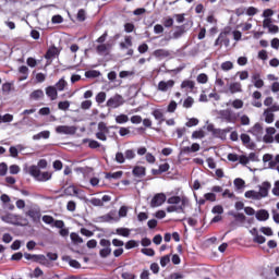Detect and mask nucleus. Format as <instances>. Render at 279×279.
I'll list each match as a JSON object with an SVG mask.
<instances>
[{
    "mask_svg": "<svg viewBox=\"0 0 279 279\" xmlns=\"http://www.w3.org/2000/svg\"><path fill=\"white\" fill-rule=\"evenodd\" d=\"M240 140L243 143L244 146L253 149L255 147V143L252 142L251 135L247 134H241Z\"/></svg>",
    "mask_w": 279,
    "mask_h": 279,
    "instance_id": "f3484780",
    "label": "nucleus"
},
{
    "mask_svg": "<svg viewBox=\"0 0 279 279\" xmlns=\"http://www.w3.org/2000/svg\"><path fill=\"white\" fill-rule=\"evenodd\" d=\"M156 58H167L170 56V52L166 49H157L154 51Z\"/></svg>",
    "mask_w": 279,
    "mask_h": 279,
    "instance_id": "2f4dec72",
    "label": "nucleus"
},
{
    "mask_svg": "<svg viewBox=\"0 0 279 279\" xmlns=\"http://www.w3.org/2000/svg\"><path fill=\"white\" fill-rule=\"evenodd\" d=\"M151 114L155 117V119L158 121V125H161L166 119L165 114L161 109H155Z\"/></svg>",
    "mask_w": 279,
    "mask_h": 279,
    "instance_id": "6ab92c4d",
    "label": "nucleus"
},
{
    "mask_svg": "<svg viewBox=\"0 0 279 279\" xmlns=\"http://www.w3.org/2000/svg\"><path fill=\"white\" fill-rule=\"evenodd\" d=\"M102 247L99 252L101 258H107L111 254V242L107 239H101L99 242Z\"/></svg>",
    "mask_w": 279,
    "mask_h": 279,
    "instance_id": "20e7f679",
    "label": "nucleus"
},
{
    "mask_svg": "<svg viewBox=\"0 0 279 279\" xmlns=\"http://www.w3.org/2000/svg\"><path fill=\"white\" fill-rule=\"evenodd\" d=\"M106 97H107V95H106L105 92H99V93L97 94V96H96V101H97V104H98V105L104 104V102L106 101Z\"/></svg>",
    "mask_w": 279,
    "mask_h": 279,
    "instance_id": "8fccbe9b",
    "label": "nucleus"
},
{
    "mask_svg": "<svg viewBox=\"0 0 279 279\" xmlns=\"http://www.w3.org/2000/svg\"><path fill=\"white\" fill-rule=\"evenodd\" d=\"M123 177V171H117V172H109L106 174V179H120Z\"/></svg>",
    "mask_w": 279,
    "mask_h": 279,
    "instance_id": "de8ad7c7",
    "label": "nucleus"
},
{
    "mask_svg": "<svg viewBox=\"0 0 279 279\" xmlns=\"http://www.w3.org/2000/svg\"><path fill=\"white\" fill-rule=\"evenodd\" d=\"M170 263V256L166 255L160 259L161 267H166Z\"/></svg>",
    "mask_w": 279,
    "mask_h": 279,
    "instance_id": "774afa93",
    "label": "nucleus"
},
{
    "mask_svg": "<svg viewBox=\"0 0 279 279\" xmlns=\"http://www.w3.org/2000/svg\"><path fill=\"white\" fill-rule=\"evenodd\" d=\"M90 204L95 207H102L104 206V203H102L101 198H92Z\"/></svg>",
    "mask_w": 279,
    "mask_h": 279,
    "instance_id": "0e129e2a",
    "label": "nucleus"
},
{
    "mask_svg": "<svg viewBox=\"0 0 279 279\" xmlns=\"http://www.w3.org/2000/svg\"><path fill=\"white\" fill-rule=\"evenodd\" d=\"M204 199L207 202L214 203L217 201V196L214 193H207V194H204Z\"/></svg>",
    "mask_w": 279,
    "mask_h": 279,
    "instance_id": "13d9d810",
    "label": "nucleus"
},
{
    "mask_svg": "<svg viewBox=\"0 0 279 279\" xmlns=\"http://www.w3.org/2000/svg\"><path fill=\"white\" fill-rule=\"evenodd\" d=\"M43 222L48 225V226L53 225V227H56L57 220L51 215H44L43 216Z\"/></svg>",
    "mask_w": 279,
    "mask_h": 279,
    "instance_id": "7c9ffc66",
    "label": "nucleus"
},
{
    "mask_svg": "<svg viewBox=\"0 0 279 279\" xmlns=\"http://www.w3.org/2000/svg\"><path fill=\"white\" fill-rule=\"evenodd\" d=\"M110 128L107 126L105 122H99L98 132L96 133V138L102 142L107 141V134H109Z\"/></svg>",
    "mask_w": 279,
    "mask_h": 279,
    "instance_id": "39448f33",
    "label": "nucleus"
},
{
    "mask_svg": "<svg viewBox=\"0 0 279 279\" xmlns=\"http://www.w3.org/2000/svg\"><path fill=\"white\" fill-rule=\"evenodd\" d=\"M165 202H166V195L161 193V194L155 195V197L151 199L150 205L153 208H156L161 206Z\"/></svg>",
    "mask_w": 279,
    "mask_h": 279,
    "instance_id": "4468645a",
    "label": "nucleus"
},
{
    "mask_svg": "<svg viewBox=\"0 0 279 279\" xmlns=\"http://www.w3.org/2000/svg\"><path fill=\"white\" fill-rule=\"evenodd\" d=\"M272 155L270 154H264L263 155V162H270V168L276 167V161L272 160Z\"/></svg>",
    "mask_w": 279,
    "mask_h": 279,
    "instance_id": "ea45409f",
    "label": "nucleus"
},
{
    "mask_svg": "<svg viewBox=\"0 0 279 279\" xmlns=\"http://www.w3.org/2000/svg\"><path fill=\"white\" fill-rule=\"evenodd\" d=\"M0 218L7 225L20 226V227L28 225L27 219L21 215H14V214L8 213L5 215H2Z\"/></svg>",
    "mask_w": 279,
    "mask_h": 279,
    "instance_id": "f257e3e1",
    "label": "nucleus"
},
{
    "mask_svg": "<svg viewBox=\"0 0 279 279\" xmlns=\"http://www.w3.org/2000/svg\"><path fill=\"white\" fill-rule=\"evenodd\" d=\"M107 37H108V31H105V33L96 39V44L106 45L105 43L107 40Z\"/></svg>",
    "mask_w": 279,
    "mask_h": 279,
    "instance_id": "864d4df0",
    "label": "nucleus"
},
{
    "mask_svg": "<svg viewBox=\"0 0 279 279\" xmlns=\"http://www.w3.org/2000/svg\"><path fill=\"white\" fill-rule=\"evenodd\" d=\"M253 241L258 244H263L266 242V238L263 235H259L258 233L255 234Z\"/></svg>",
    "mask_w": 279,
    "mask_h": 279,
    "instance_id": "e2e57ef3",
    "label": "nucleus"
},
{
    "mask_svg": "<svg viewBox=\"0 0 279 279\" xmlns=\"http://www.w3.org/2000/svg\"><path fill=\"white\" fill-rule=\"evenodd\" d=\"M185 33V27L182 25V26H177V31L173 33V37L175 39L182 37Z\"/></svg>",
    "mask_w": 279,
    "mask_h": 279,
    "instance_id": "a19ab883",
    "label": "nucleus"
},
{
    "mask_svg": "<svg viewBox=\"0 0 279 279\" xmlns=\"http://www.w3.org/2000/svg\"><path fill=\"white\" fill-rule=\"evenodd\" d=\"M116 234L128 238L131 234V230L129 228H118L116 229Z\"/></svg>",
    "mask_w": 279,
    "mask_h": 279,
    "instance_id": "e433bc0d",
    "label": "nucleus"
},
{
    "mask_svg": "<svg viewBox=\"0 0 279 279\" xmlns=\"http://www.w3.org/2000/svg\"><path fill=\"white\" fill-rule=\"evenodd\" d=\"M124 105V98L120 94H116L113 97L109 98L107 101L108 108H120Z\"/></svg>",
    "mask_w": 279,
    "mask_h": 279,
    "instance_id": "423d86ee",
    "label": "nucleus"
},
{
    "mask_svg": "<svg viewBox=\"0 0 279 279\" xmlns=\"http://www.w3.org/2000/svg\"><path fill=\"white\" fill-rule=\"evenodd\" d=\"M167 203L169 205H179L180 204L181 206H186L187 207L190 205V198H187L185 196H182V197L172 196V197L168 198Z\"/></svg>",
    "mask_w": 279,
    "mask_h": 279,
    "instance_id": "0eeeda50",
    "label": "nucleus"
},
{
    "mask_svg": "<svg viewBox=\"0 0 279 279\" xmlns=\"http://www.w3.org/2000/svg\"><path fill=\"white\" fill-rule=\"evenodd\" d=\"M256 220L258 221H267L269 219V213L266 209H259L256 213Z\"/></svg>",
    "mask_w": 279,
    "mask_h": 279,
    "instance_id": "412c9836",
    "label": "nucleus"
},
{
    "mask_svg": "<svg viewBox=\"0 0 279 279\" xmlns=\"http://www.w3.org/2000/svg\"><path fill=\"white\" fill-rule=\"evenodd\" d=\"M28 173L38 180V178L40 175V170L37 166H31L28 169Z\"/></svg>",
    "mask_w": 279,
    "mask_h": 279,
    "instance_id": "58836bf2",
    "label": "nucleus"
},
{
    "mask_svg": "<svg viewBox=\"0 0 279 279\" xmlns=\"http://www.w3.org/2000/svg\"><path fill=\"white\" fill-rule=\"evenodd\" d=\"M244 196L250 199H255V201L260 199V196H259L258 192H256V191H247V192H245Z\"/></svg>",
    "mask_w": 279,
    "mask_h": 279,
    "instance_id": "72a5a7b5",
    "label": "nucleus"
},
{
    "mask_svg": "<svg viewBox=\"0 0 279 279\" xmlns=\"http://www.w3.org/2000/svg\"><path fill=\"white\" fill-rule=\"evenodd\" d=\"M26 216L29 217L33 222H39L41 217L40 208H31L26 211Z\"/></svg>",
    "mask_w": 279,
    "mask_h": 279,
    "instance_id": "1a4fd4ad",
    "label": "nucleus"
},
{
    "mask_svg": "<svg viewBox=\"0 0 279 279\" xmlns=\"http://www.w3.org/2000/svg\"><path fill=\"white\" fill-rule=\"evenodd\" d=\"M70 239L75 245L82 244L84 242V240L76 232L70 233Z\"/></svg>",
    "mask_w": 279,
    "mask_h": 279,
    "instance_id": "c756f323",
    "label": "nucleus"
},
{
    "mask_svg": "<svg viewBox=\"0 0 279 279\" xmlns=\"http://www.w3.org/2000/svg\"><path fill=\"white\" fill-rule=\"evenodd\" d=\"M233 69V63L231 61H226L221 64V70L228 72Z\"/></svg>",
    "mask_w": 279,
    "mask_h": 279,
    "instance_id": "5fc2aeb1",
    "label": "nucleus"
},
{
    "mask_svg": "<svg viewBox=\"0 0 279 279\" xmlns=\"http://www.w3.org/2000/svg\"><path fill=\"white\" fill-rule=\"evenodd\" d=\"M229 89H230V93L232 95L243 92V88L241 86V82H232V83H230Z\"/></svg>",
    "mask_w": 279,
    "mask_h": 279,
    "instance_id": "aec40b11",
    "label": "nucleus"
},
{
    "mask_svg": "<svg viewBox=\"0 0 279 279\" xmlns=\"http://www.w3.org/2000/svg\"><path fill=\"white\" fill-rule=\"evenodd\" d=\"M270 189L271 184L269 182H263L262 185L259 186V192H257L259 198L262 199L267 197Z\"/></svg>",
    "mask_w": 279,
    "mask_h": 279,
    "instance_id": "9b49d317",
    "label": "nucleus"
},
{
    "mask_svg": "<svg viewBox=\"0 0 279 279\" xmlns=\"http://www.w3.org/2000/svg\"><path fill=\"white\" fill-rule=\"evenodd\" d=\"M185 208L186 206L184 205H174L171 204L167 207V213L172 214V213H177V214H185Z\"/></svg>",
    "mask_w": 279,
    "mask_h": 279,
    "instance_id": "dca6fc26",
    "label": "nucleus"
},
{
    "mask_svg": "<svg viewBox=\"0 0 279 279\" xmlns=\"http://www.w3.org/2000/svg\"><path fill=\"white\" fill-rule=\"evenodd\" d=\"M19 72H20V74H23V76H21L20 81H25V80H27L28 73H29V70H28L27 66H25V65L20 66Z\"/></svg>",
    "mask_w": 279,
    "mask_h": 279,
    "instance_id": "4c0bfd02",
    "label": "nucleus"
},
{
    "mask_svg": "<svg viewBox=\"0 0 279 279\" xmlns=\"http://www.w3.org/2000/svg\"><path fill=\"white\" fill-rule=\"evenodd\" d=\"M129 117L126 114H119L117 118H116V122L118 124H124V123H128L129 122Z\"/></svg>",
    "mask_w": 279,
    "mask_h": 279,
    "instance_id": "09e8293b",
    "label": "nucleus"
},
{
    "mask_svg": "<svg viewBox=\"0 0 279 279\" xmlns=\"http://www.w3.org/2000/svg\"><path fill=\"white\" fill-rule=\"evenodd\" d=\"M61 53V50L59 48H57L56 46H51L46 54H45V59L47 60H51L52 58L59 57Z\"/></svg>",
    "mask_w": 279,
    "mask_h": 279,
    "instance_id": "2eb2a0df",
    "label": "nucleus"
},
{
    "mask_svg": "<svg viewBox=\"0 0 279 279\" xmlns=\"http://www.w3.org/2000/svg\"><path fill=\"white\" fill-rule=\"evenodd\" d=\"M205 137V132L204 131H195L192 133V138H204Z\"/></svg>",
    "mask_w": 279,
    "mask_h": 279,
    "instance_id": "338daca9",
    "label": "nucleus"
},
{
    "mask_svg": "<svg viewBox=\"0 0 279 279\" xmlns=\"http://www.w3.org/2000/svg\"><path fill=\"white\" fill-rule=\"evenodd\" d=\"M199 149H201V145L198 143H193L191 145V147L190 146L184 147L183 151L184 153H197V151H199Z\"/></svg>",
    "mask_w": 279,
    "mask_h": 279,
    "instance_id": "cd10ccee",
    "label": "nucleus"
},
{
    "mask_svg": "<svg viewBox=\"0 0 279 279\" xmlns=\"http://www.w3.org/2000/svg\"><path fill=\"white\" fill-rule=\"evenodd\" d=\"M68 86V82L65 81V78H60L54 88L58 92H64L65 87Z\"/></svg>",
    "mask_w": 279,
    "mask_h": 279,
    "instance_id": "c85d7f7f",
    "label": "nucleus"
},
{
    "mask_svg": "<svg viewBox=\"0 0 279 279\" xmlns=\"http://www.w3.org/2000/svg\"><path fill=\"white\" fill-rule=\"evenodd\" d=\"M45 94L43 89H36L34 92L31 93V98L34 100H38L44 98Z\"/></svg>",
    "mask_w": 279,
    "mask_h": 279,
    "instance_id": "f704fd0d",
    "label": "nucleus"
},
{
    "mask_svg": "<svg viewBox=\"0 0 279 279\" xmlns=\"http://www.w3.org/2000/svg\"><path fill=\"white\" fill-rule=\"evenodd\" d=\"M46 96L50 98L51 101H56L58 99L59 93L56 86H47L46 87Z\"/></svg>",
    "mask_w": 279,
    "mask_h": 279,
    "instance_id": "f8f14e48",
    "label": "nucleus"
},
{
    "mask_svg": "<svg viewBox=\"0 0 279 279\" xmlns=\"http://www.w3.org/2000/svg\"><path fill=\"white\" fill-rule=\"evenodd\" d=\"M56 132L59 134H70L71 128L65 126V125H60V126L56 128Z\"/></svg>",
    "mask_w": 279,
    "mask_h": 279,
    "instance_id": "79ce46f5",
    "label": "nucleus"
},
{
    "mask_svg": "<svg viewBox=\"0 0 279 279\" xmlns=\"http://www.w3.org/2000/svg\"><path fill=\"white\" fill-rule=\"evenodd\" d=\"M54 228L59 229V234L63 238L69 236L70 230L65 228V222L63 220H56Z\"/></svg>",
    "mask_w": 279,
    "mask_h": 279,
    "instance_id": "6e6552de",
    "label": "nucleus"
},
{
    "mask_svg": "<svg viewBox=\"0 0 279 279\" xmlns=\"http://www.w3.org/2000/svg\"><path fill=\"white\" fill-rule=\"evenodd\" d=\"M51 136V132L50 131H43L36 135H33V140L34 141H39L41 138L44 140H48Z\"/></svg>",
    "mask_w": 279,
    "mask_h": 279,
    "instance_id": "bb28decb",
    "label": "nucleus"
},
{
    "mask_svg": "<svg viewBox=\"0 0 279 279\" xmlns=\"http://www.w3.org/2000/svg\"><path fill=\"white\" fill-rule=\"evenodd\" d=\"M231 130H232L231 128H227V129H225V130L217 129V130L215 131L214 136L223 140V138H226L227 133H230Z\"/></svg>",
    "mask_w": 279,
    "mask_h": 279,
    "instance_id": "a878e982",
    "label": "nucleus"
},
{
    "mask_svg": "<svg viewBox=\"0 0 279 279\" xmlns=\"http://www.w3.org/2000/svg\"><path fill=\"white\" fill-rule=\"evenodd\" d=\"M136 246H138V244L135 240H130L125 243L126 250L135 248Z\"/></svg>",
    "mask_w": 279,
    "mask_h": 279,
    "instance_id": "69168bd1",
    "label": "nucleus"
},
{
    "mask_svg": "<svg viewBox=\"0 0 279 279\" xmlns=\"http://www.w3.org/2000/svg\"><path fill=\"white\" fill-rule=\"evenodd\" d=\"M122 279H136V275L133 272L124 271L121 274Z\"/></svg>",
    "mask_w": 279,
    "mask_h": 279,
    "instance_id": "680f3d73",
    "label": "nucleus"
},
{
    "mask_svg": "<svg viewBox=\"0 0 279 279\" xmlns=\"http://www.w3.org/2000/svg\"><path fill=\"white\" fill-rule=\"evenodd\" d=\"M70 106H71V104L69 100L59 101V104H58L59 110H63V111L69 110Z\"/></svg>",
    "mask_w": 279,
    "mask_h": 279,
    "instance_id": "3c124183",
    "label": "nucleus"
},
{
    "mask_svg": "<svg viewBox=\"0 0 279 279\" xmlns=\"http://www.w3.org/2000/svg\"><path fill=\"white\" fill-rule=\"evenodd\" d=\"M129 47H133L132 36H125L124 43H120V49H129Z\"/></svg>",
    "mask_w": 279,
    "mask_h": 279,
    "instance_id": "393cba45",
    "label": "nucleus"
},
{
    "mask_svg": "<svg viewBox=\"0 0 279 279\" xmlns=\"http://www.w3.org/2000/svg\"><path fill=\"white\" fill-rule=\"evenodd\" d=\"M194 105V98L189 96L184 102H183V108H191Z\"/></svg>",
    "mask_w": 279,
    "mask_h": 279,
    "instance_id": "bf43d9fd",
    "label": "nucleus"
},
{
    "mask_svg": "<svg viewBox=\"0 0 279 279\" xmlns=\"http://www.w3.org/2000/svg\"><path fill=\"white\" fill-rule=\"evenodd\" d=\"M132 174L136 178H144L146 175V168L143 166H135L132 170Z\"/></svg>",
    "mask_w": 279,
    "mask_h": 279,
    "instance_id": "a211bd4d",
    "label": "nucleus"
},
{
    "mask_svg": "<svg viewBox=\"0 0 279 279\" xmlns=\"http://www.w3.org/2000/svg\"><path fill=\"white\" fill-rule=\"evenodd\" d=\"M24 257H25V259H27L32 263H37L41 266H48L49 265L48 259L44 255H33V254L25 253Z\"/></svg>",
    "mask_w": 279,
    "mask_h": 279,
    "instance_id": "7ed1b4c3",
    "label": "nucleus"
},
{
    "mask_svg": "<svg viewBox=\"0 0 279 279\" xmlns=\"http://www.w3.org/2000/svg\"><path fill=\"white\" fill-rule=\"evenodd\" d=\"M174 86V81L173 80H168L166 81H160L158 83V90L166 93L168 89L172 88Z\"/></svg>",
    "mask_w": 279,
    "mask_h": 279,
    "instance_id": "ddd939ff",
    "label": "nucleus"
},
{
    "mask_svg": "<svg viewBox=\"0 0 279 279\" xmlns=\"http://www.w3.org/2000/svg\"><path fill=\"white\" fill-rule=\"evenodd\" d=\"M264 117H265V122L268 124H270L275 121L274 112H270L267 109L264 110Z\"/></svg>",
    "mask_w": 279,
    "mask_h": 279,
    "instance_id": "473e14b6",
    "label": "nucleus"
},
{
    "mask_svg": "<svg viewBox=\"0 0 279 279\" xmlns=\"http://www.w3.org/2000/svg\"><path fill=\"white\" fill-rule=\"evenodd\" d=\"M232 107L235 108V110H241V108H243V100L234 99L232 101Z\"/></svg>",
    "mask_w": 279,
    "mask_h": 279,
    "instance_id": "052dcab7",
    "label": "nucleus"
},
{
    "mask_svg": "<svg viewBox=\"0 0 279 279\" xmlns=\"http://www.w3.org/2000/svg\"><path fill=\"white\" fill-rule=\"evenodd\" d=\"M195 85L196 83L193 80H183L181 83V88L182 89L189 88L190 92H194Z\"/></svg>",
    "mask_w": 279,
    "mask_h": 279,
    "instance_id": "5701e85b",
    "label": "nucleus"
},
{
    "mask_svg": "<svg viewBox=\"0 0 279 279\" xmlns=\"http://www.w3.org/2000/svg\"><path fill=\"white\" fill-rule=\"evenodd\" d=\"M100 75H101L100 72H99V71H96V70L87 71V72L85 73V76H86L87 78H97V77H99Z\"/></svg>",
    "mask_w": 279,
    "mask_h": 279,
    "instance_id": "a18cd8bd",
    "label": "nucleus"
},
{
    "mask_svg": "<svg viewBox=\"0 0 279 279\" xmlns=\"http://www.w3.org/2000/svg\"><path fill=\"white\" fill-rule=\"evenodd\" d=\"M112 46L111 44H99L97 47H96V52L99 54V56H108L110 53V50H111Z\"/></svg>",
    "mask_w": 279,
    "mask_h": 279,
    "instance_id": "9d476101",
    "label": "nucleus"
},
{
    "mask_svg": "<svg viewBox=\"0 0 279 279\" xmlns=\"http://www.w3.org/2000/svg\"><path fill=\"white\" fill-rule=\"evenodd\" d=\"M173 23H174L173 17L168 16L162 19V24L166 28H171L173 26Z\"/></svg>",
    "mask_w": 279,
    "mask_h": 279,
    "instance_id": "49530a36",
    "label": "nucleus"
},
{
    "mask_svg": "<svg viewBox=\"0 0 279 279\" xmlns=\"http://www.w3.org/2000/svg\"><path fill=\"white\" fill-rule=\"evenodd\" d=\"M76 20L78 22H84L86 20V11L84 10H78L76 14Z\"/></svg>",
    "mask_w": 279,
    "mask_h": 279,
    "instance_id": "4d7b16f0",
    "label": "nucleus"
},
{
    "mask_svg": "<svg viewBox=\"0 0 279 279\" xmlns=\"http://www.w3.org/2000/svg\"><path fill=\"white\" fill-rule=\"evenodd\" d=\"M65 196H77L78 195V189L74 185H70L63 191Z\"/></svg>",
    "mask_w": 279,
    "mask_h": 279,
    "instance_id": "b1692460",
    "label": "nucleus"
},
{
    "mask_svg": "<svg viewBox=\"0 0 279 279\" xmlns=\"http://www.w3.org/2000/svg\"><path fill=\"white\" fill-rule=\"evenodd\" d=\"M83 143H88L90 149H97L101 146V144L96 142V140H83Z\"/></svg>",
    "mask_w": 279,
    "mask_h": 279,
    "instance_id": "c9c22d12",
    "label": "nucleus"
},
{
    "mask_svg": "<svg viewBox=\"0 0 279 279\" xmlns=\"http://www.w3.org/2000/svg\"><path fill=\"white\" fill-rule=\"evenodd\" d=\"M196 82H197L198 84H207V82H208V76H207V74H198V75L196 76Z\"/></svg>",
    "mask_w": 279,
    "mask_h": 279,
    "instance_id": "603ef678",
    "label": "nucleus"
},
{
    "mask_svg": "<svg viewBox=\"0 0 279 279\" xmlns=\"http://www.w3.org/2000/svg\"><path fill=\"white\" fill-rule=\"evenodd\" d=\"M124 157H125L126 160H133L136 157V153H135L134 149H126L124 151Z\"/></svg>",
    "mask_w": 279,
    "mask_h": 279,
    "instance_id": "37998d69",
    "label": "nucleus"
},
{
    "mask_svg": "<svg viewBox=\"0 0 279 279\" xmlns=\"http://www.w3.org/2000/svg\"><path fill=\"white\" fill-rule=\"evenodd\" d=\"M50 179H51V172H43V173L40 172V175L38 177L37 180L45 182Z\"/></svg>",
    "mask_w": 279,
    "mask_h": 279,
    "instance_id": "6e6d98bb",
    "label": "nucleus"
},
{
    "mask_svg": "<svg viewBox=\"0 0 279 279\" xmlns=\"http://www.w3.org/2000/svg\"><path fill=\"white\" fill-rule=\"evenodd\" d=\"M230 33H231L230 27H226L225 31L220 33V35H223L222 38L220 39V41L226 47H229V45H230V39L228 38V35H230Z\"/></svg>",
    "mask_w": 279,
    "mask_h": 279,
    "instance_id": "4be33fe9",
    "label": "nucleus"
},
{
    "mask_svg": "<svg viewBox=\"0 0 279 279\" xmlns=\"http://www.w3.org/2000/svg\"><path fill=\"white\" fill-rule=\"evenodd\" d=\"M219 117L221 120H223L228 123H234L238 119V116L231 109L220 110Z\"/></svg>",
    "mask_w": 279,
    "mask_h": 279,
    "instance_id": "f03ea898",
    "label": "nucleus"
},
{
    "mask_svg": "<svg viewBox=\"0 0 279 279\" xmlns=\"http://www.w3.org/2000/svg\"><path fill=\"white\" fill-rule=\"evenodd\" d=\"M125 160H126L125 155L122 151H118L116 154V162H118L119 165H123L125 163Z\"/></svg>",
    "mask_w": 279,
    "mask_h": 279,
    "instance_id": "c03bdc74",
    "label": "nucleus"
}]
</instances>
